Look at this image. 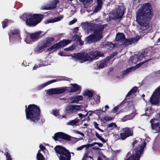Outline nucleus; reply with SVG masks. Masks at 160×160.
<instances>
[{
    "label": "nucleus",
    "mask_w": 160,
    "mask_h": 160,
    "mask_svg": "<svg viewBox=\"0 0 160 160\" xmlns=\"http://www.w3.org/2000/svg\"><path fill=\"white\" fill-rule=\"evenodd\" d=\"M153 16L152 7L148 2L144 3L138 9L136 14V21L141 26L140 28L142 31L151 30L149 23Z\"/></svg>",
    "instance_id": "1"
},
{
    "label": "nucleus",
    "mask_w": 160,
    "mask_h": 160,
    "mask_svg": "<svg viewBox=\"0 0 160 160\" xmlns=\"http://www.w3.org/2000/svg\"><path fill=\"white\" fill-rule=\"evenodd\" d=\"M104 57V54L101 51H92L89 53L85 52L76 53L72 56L75 60H79L81 63L97 59L99 57Z\"/></svg>",
    "instance_id": "2"
},
{
    "label": "nucleus",
    "mask_w": 160,
    "mask_h": 160,
    "mask_svg": "<svg viewBox=\"0 0 160 160\" xmlns=\"http://www.w3.org/2000/svg\"><path fill=\"white\" fill-rule=\"evenodd\" d=\"M25 107V112L26 119L31 121L37 122L40 119V109L39 107L37 105L32 104Z\"/></svg>",
    "instance_id": "3"
},
{
    "label": "nucleus",
    "mask_w": 160,
    "mask_h": 160,
    "mask_svg": "<svg viewBox=\"0 0 160 160\" xmlns=\"http://www.w3.org/2000/svg\"><path fill=\"white\" fill-rule=\"evenodd\" d=\"M44 14H24L21 18L26 22V25L29 27L36 26L42 21L44 18Z\"/></svg>",
    "instance_id": "4"
},
{
    "label": "nucleus",
    "mask_w": 160,
    "mask_h": 160,
    "mask_svg": "<svg viewBox=\"0 0 160 160\" xmlns=\"http://www.w3.org/2000/svg\"><path fill=\"white\" fill-rule=\"evenodd\" d=\"M54 150L58 154L59 160H70L71 152L64 147L60 145H57Z\"/></svg>",
    "instance_id": "5"
},
{
    "label": "nucleus",
    "mask_w": 160,
    "mask_h": 160,
    "mask_svg": "<svg viewBox=\"0 0 160 160\" xmlns=\"http://www.w3.org/2000/svg\"><path fill=\"white\" fill-rule=\"evenodd\" d=\"M53 37H47L43 40L40 41L38 44L37 47L35 49V51L38 53L42 52L43 49L50 47L52 42L54 41Z\"/></svg>",
    "instance_id": "6"
},
{
    "label": "nucleus",
    "mask_w": 160,
    "mask_h": 160,
    "mask_svg": "<svg viewBox=\"0 0 160 160\" xmlns=\"http://www.w3.org/2000/svg\"><path fill=\"white\" fill-rule=\"evenodd\" d=\"M52 138L55 140H58V138H60L65 140L71 141L72 143L74 144L78 141L82 140V138H76L71 137L70 136L63 132H59L55 133L54 136H52Z\"/></svg>",
    "instance_id": "7"
},
{
    "label": "nucleus",
    "mask_w": 160,
    "mask_h": 160,
    "mask_svg": "<svg viewBox=\"0 0 160 160\" xmlns=\"http://www.w3.org/2000/svg\"><path fill=\"white\" fill-rule=\"evenodd\" d=\"M42 32L39 31L38 32L30 33L29 37H27L25 39V41L28 44H32L34 42L38 41L42 37Z\"/></svg>",
    "instance_id": "8"
},
{
    "label": "nucleus",
    "mask_w": 160,
    "mask_h": 160,
    "mask_svg": "<svg viewBox=\"0 0 160 160\" xmlns=\"http://www.w3.org/2000/svg\"><path fill=\"white\" fill-rule=\"evenodd\" d=\"M72 40L69 39H63L58 43H57L53 45L51 47L48 48L47 50L48 51H51L53 50L55 51L58 50L60 48H62L65 47L69 43H70Z\"/></svg>",
    "instance_id": "9"
},
{
    "label": "nucleus",
    "mask_w": 160,
    "mask_h": 160,
    "mask_svg": "<svg viewBox=\"0 0 160 160\" xmlns=\"http://www.w3.org/2000/svg\"><path fill=\"white\" fill-rule=\"evenodd\" d=\"M152 105H157L160 102V85L155 90L150 98Z\"/></svg>",
    "instance_id": "10"
},
{
    "label": "nucleus",
    "mask_w": 160,
    "mask_h": 160,
    "mask_svg": "<svg viewBox=\"0 0 160 160\" xmlns=\"http://www.w3.org/2000/svg\"><path fill=\"white\" fill-rule=\"evenodd\" d=\"M125 10V8L123 5H119L118 8L112 13L114 16L112 19H116L122 18Z\"/></svg>",
    "instance_id": "11"
},
{
    "label": "nucleus",
    "mask_w": 160,
    "mask_h": 160,
    "mask_svg": "<svg viewBox=\"0 0 160 160\" xmlns=\"http://www.w3.org/2000/svg\"><path fill=\"white\" fill-rule=\"evenodd\" d=\"M84 108V107L82 105H71L68 106L66 110L67 113L72 114L78 111H82Z\"/></svg>",
    "instance_id": "12"
},
{
    "label": "nucleus",
    "mask_w": 160,
    "mask_h": 160,
    "mask_svg": "<svg viewBox=\"0 0 160 160\" xmlns=\"http://www.w3.org/2000/svg\"><path fill=\"white\" fill-rule=\"evenodd\" d=\"M67 91V87L51 88L48 90L47 93L49 95L60 94Z\"/></svg>",
    "instance_id": "13"
},
{
    "label": "nucleus",
    "mask_w": 160,
    "mask_h": 160,
    "mask_svg": "<svg viewBox=\"0 0 160 160\" xmlns=\"http://www.w3.org/2000/svg\"><path fill=\"white\" fill-rule=\"evenodd\" d=\"M102 29L99 28L95 29L92 35L96 42H97L103 38Z\"/></svg>",
    "instance_id": "14"
},
{
    "label": "nucleus",
    "mask_w": 160,
    "mask_h": 160,
    "mask_svg": "<svg viewBox=\"0 0 160 160\" xmlns=\"http://www.w3.org/2000/svg\"><path fill=\"white\" fill-rule=\"evenodd\" d=\"M71 87H67V92L68 93L75 92L81 90V86L77 84H71Z\"/></svg>",
    "instance_id": "15"
},
{
    "label": "nucleus",
    "mask_w": 160,
    "mask_h": 160,
    "mask_svg": "<svg viewBox=\"0 0 160 160\" xmlns=\"http://www.w3.org/2000/svg\"><path fill=\"white\" fill-rule=\"evenodd\" d=\"M141 57H139L138 54H135L134 55L131 56L128 60V63L131 64H136L139 61L141 60Z\"/></svg>",
    "instance_id": "16"
},
{
    "label": "nucleus",
    "mask_w": 160,
    "mask_h": 160,
    "mask_svg": "<svg viewBox=\"0 0 160 160\" xmlns=\"http://www.w3.org/2000/svg\"><path fill=\"white\" fill-rule=\"evenodd\" d=\"M83 97L81 95H78L76 96H72L69 98L70 103H78L80 101L82 100Z\"/></svg>",
    "instance_id": "17"
},
{
    "label": "nucleus",
    "mask_w": 160,
    "mask_h": 160,
    "mask_svg": "<svg viewBox=\"0 0 160 160\" xmlns=\"http://www.w3.org/2000/svg\"><path fill=\"white\" fill-rule=\"evenodd\" d=\"M60 79H52L50 81H49L47 82H45V83H43V84H42V85H41L39 86L38 87V90H40L42 89L43 88H44L45 86H47V85H49L52 83L54 82H56L58 81L59 80H60Z\"/></svg>",
    "instance_id": "18"
},
{
    "label": "nucleus",
    "mask_w": 160,
    "mask_h": 160,
    "mask_svg": "<svg viewBox=\"0 0 160 160\" xmlns=\"http://www.w3.org/2000/svg\"><path fill=\"white\" fill-rule=\"evenodd\" d=\"M59 2L58 0H53L48 4L51 10H53L57 6V3Z\"/></svg>",
    "instance_id": "19"
},
{
    "label": "nucleus",
    "mask_w": 160,
    "mask_h": 160,
    "mask_svg": "<svg viewBox=\"0 0 160 160\" xmlns=\"http://www.w3.org/2000/svg\"><path fill=\"white\" fill-rule=\"evenodd\" d=\"M108 64L107 61L103 59L98 62L97 63V66L98 68H102L106 67Z\"/></svg>",
    "instance_id": "20"
},
{
    "label": "nucleus",
    "mask_w": 160,
    "mask_h": 160,
    "mask_svg": "<svg viewBox=\"0 0 160 160\" xmlns=\"http://www.w3.org/2000/svg\"><path fill=\"white\" fill-rule=\"evenodd\" d=\"M85 41L87 43H92L96 42L92 34L90 35L85 38Z\"/></svg>",
    "instance_id": "21"
},
{
    "label": "nucleus",
    "mask_w": 160,
    "mask_h": 160,
    "mask_svg": "<svg viewBox=\"0 0 160 160\" xmlns=\"http://www.w3.org/2000/svg\"><path fill=\"white\" fill-rule=\"evenodd\" d=\"M122 130L123 132L125 133L128 137L132 136L133 135V132L129 128H123L122 129Z\"/></svg>",
    "instance_id": "22"
},
{
    "label": "nucleus",
    "mask_w": 160,
    "mask_h": 160,
    "mask_svg": "<svg viewBox=\"0 0 160 160\" xmlns=\"http://www.w3.org/2000/svg\"><path fill=\"white\" fill-rule=\"evenodd\" d=\"M97 5L95 7L94 12H97L100 10L102 8L103 2L102 0H97Z\"/></svg>",
    "instance_id": "23"
},
{
    "label": "nucleus",
    "mask_w": 160,
    "mask_h": 160,
    "mask_svg": "<svg viewBox=\"0 0 160 160\" xmlns=\"http://www.w3.org/2000/svg\"><path fill=\"white\" fill-rule=\"evenodd\" d=\"M150 52V50L149 49H143L141 52H139L138 54L140 57H141V59H142L143 57H144L148 55V54Z\"/></svg>",
    "instance_id": "24"
},
{
    "label": "nucleus",
    "mask_w": 160,
    "mask_h": 160,
    "mask_svg": "<svg viewBox=\"0 0 160 160\" xmlns=\"http://www.w3.org/2000/svg\"><path fill=\"white\" fill-rule=\"evenodd\" d=\"M125 39V37L123 33H118L116 35L115 39L116 41H122Z\"/></svg>",
    "instance_id": "25"
},
{
    "label": "nucleus",
    "mask_w": 160,
    "mask_h": 160,
    "mask_svg": "<svg viewBox=\"0 0 160 160\" xmlns=\"http://www.w3.org/2000/svg\"><path fill=\"white\" fill-rule=\"evenodd\" d=\"M20 31L18 29H13L11 30L10 31V33L12 35H16L17 38H20Z\"/></svg>",
    "instance_id": "26"
},
{
    "label": "nucleus",
    "mask_w": 160,
    "mask_h": 160,
    "mask_svg": "<svg viewBox=\"0 0 160 160\" xmlns=\"http://www.w3.org/2000/svg\"><path fill=\"white\" fill-rule=\"evenodd\" d=\"M83 95L84 96H88L89 98H91L93 96V92L90 90L86 89L84 91Z\"/></svg>",
    "instance_id": "27"
},
{
    "label": "nucleus",
    "mask_w": 160,
    "mask_h": 160,
    "mask_svg": "<svg viewBox=\"0 0 160 160\" xmlns=\"http://www.w3.org/2000/svg\"><path fill=\"white\" fill-rule=\"evenodd\" d=\"M12 22V21L11 20H8V19H4V21L2 22L3 28L4 29L6 28L8 26L10 23Z\"/></svg>",
    "instance_id": "28"
},
{
    "label": "nucleus",
    "mask_w": 160,
    "mask_h": 160,
    "mask_svg": "<svg viewBox=\"0 0 160 160\" xmlns=\"http://www.w3.org/2000/svg\"><path fill=\"white\" fill-rule=\"evenodd\" d=\"M137 87L135 86L133 87L128 92V94H127L126 96V98L129 96L131 95L132 94L135 93L137 92Z\"/></svg>",
    "instance_id": "29"
},
{
    "label": "nucleus",
    "mask_w": 160,
    "mask_h": 160,
    "mask_svg": "<svg viewBox=\"0 0 160 160\" xmlns=\"http://www.w3.org/2000/svg\"><path fill=\"white\" fill-rule=\"evenodd\" d=\"M152 59V58H149L148 59V60H146L144 61H143L142 62L139 63H138L134 67H132L133 68V70H135L136 69L139 68L140 66H141L143 64H144V63L147 62L149 61V60H150Z\"/></svg>",
    "instance_id": "30"
},
{
    "label": "nucleus",
    "mask_w": 160,
    "mask_h": 160,
    "mask_svg": "<svg viewBox=\"0 0 160 160\" xmlns=\"http://www.w3.org/2000/svg\"><path fill=\"white\" fill-rule=\"evenodd\" d=\"M134 116L132 114L126 115L123 118L122 120L123 121H126L127 120L132 119L134 118Z\"/></svg>",
    "instance_id": "31"
},
{
    "label": "nucleus",
    "mask_w": 160,
    "mask_h": 160,
    "mask_svg": "<svg viewBox=\"0 0 160 160\" xmlns=\"http://www.w3.org/2000/svg\"><path fill=\"white\" fill-rule=\"evenodd\" d=\"M41 150H39L37 154L36 157L37 160H45V158L42 154L40 152Z\"/></svg>",
    "instance_id": "32"
},
{
    "label": "nucleus",
    "mask_w": 160,
    "mask_h": 160,
    "mask_svg": "<svg viewBox=\"0 0 160 160\" xmlns=\"http://www.w3.org/2000/svg\"><path fill=\"white\" fill-rule=\"evenodd\" d=\"M78 122L79 121L78 120L76 119H74L70 121L67 123V124L68 125H70L71 126L76 125Z\"/></svg>",
    "instance_id": "33"
},
{
    "label": "nucleus",
    "mask_w": 160,
    "mask_h": 160,
    "mask_svg": "<svg viewBox=\"0 0 160 160\" xmlns=\"http://www.w3.org/2000/svg\"><path fill=\"white\" fill-rule=\"evenodd\" d=\"M156 119V118L152 119H151L150 121V122L151 123V128L153 130H155V129H156V127H155V126H156L155 124H157V123H154Z\"/></svg>",
    "instance_id": "34"
},
{
    "label": "nucleus",
    "mask_w": 160,
    "mask_h": 160,
    "mask_svg": "<svg viewBox=\"0 0 160 160\" xmlns=\"http://www.w3.org/2000/svg\"><path fill=\"white\" fill-rule=\"evenodd\" d=\"M133 38H130L128 39H126L125 43L126 45H129L133 42Z\"/></svg>",
    "instance_id": "35"
},
{
    "label": "nucleus",
    "mask_w": 160,
    "mask_h": 160,
    "mask_svg": "<svg viewBox=\"0 0 160 160\" xmlns=\"http://www.w3.org/2000/svg\"><path fill=\"white\" fill-rule=\"evenodd\" d=\"M95 136H96L100 140H101L103 143H104L106 142V141L105 140L102 138L101 136H100L98 133L96 132H95Z\"/></svg>",
    "instance_id": "36"
},
{
    "label": "nucleus",
    "mask_w": 160,
    "mask_h": 160,
    "mask_svg": "<svg viewBox=\"0 0 160 160\" xmlns=\"http://www.w3.org/2000/svg\"><path fill=\"white\" fill-rule=\"evenodd\" d=\"M132 67H130L128 68L127 69L123 71V74H126L130 72L131 71H134Z\"/></svg>",
    "instance_id": "37"
},
{
    "label": "nucleus",
    "mask_w": 160,
    "mask_h": 160,
    "mask_svg": "<svg viewBox=\"0 0 160 160\" xmlns=\"http://www.w3.org/2000/svg\"><path fill=\"white\" fill-rule=\"evenodd\" d=\"M72 39L74 41L78 42L81 38L79 35H75L72 37Z\"/></svg>",
    "instance_id": "38"
},
{
    "label": "nucleus",
    "mask_w": 160,
    "mask_h": 160,
    "mask_svg": "<svg viewBox=\"0 0 160 160\" xmlns=\"http://www.w3.org/2000/svg\"><path fill=\"white\" fill-rule=\"evenodd\" d=\"M155 125V127H156V129H155V130L157 132H160V122H157Z\"/></svg>",
    "instance_id": "39"
},
{
    "label": "nucleus",
    "mask_w": 160,
    "mask_h": 160,
    "mask_svg": "<svg viewBox=\"0 0 160 160\" xmlns=\"http://www.w3.org/2000/svg\"><path fill=\"white\" fill-rule=\"evenodd\" d=\"M120 136L121 139L122 140H124L126 139L128 137L126 134H125L124 132L121 133H120Z\"/></svg>",
    "instance_id": "40"
},
{
    "label": "nucleus",
    "mask_w": 160,
    "mask_h": 160,
    "mask_svg": "<svg viewBox=\"0 0 160 160\" xmlns=\"http://www.w3.org/2000/svg\"><path fill=\"white\" fill-rule=\"evenodd\" d=\"M4 155L6 156V160H12L11 157V155L8 152H6L4 153Z\"/></svg>",
    "instance_id": "41"
},
{
    "label": "nucleus",
    "mask_w": 160,
    "mask_h": 160,
    "mask_svg": "<svg viewBox=\"0 0 160 160\" xmlns=\"http://www.w3.org/2000/svg\"><path fill=\"white\" fill-rule=\"evenodd\" d=\"M113 126H114L115 127H117V125L116 124H115L114 123H110L109 124L108 126V128H111L110 129H113Z\"/></svg>",
    "instance_id": "42"
},
{
    "label": "nucleus",
    "mask_w": 160,
    "mask_h": 160,
    "mask_svg": "<svg viewBox=\"0 0 160 160\" xmlns=\"http://www.w3.org/2000/svg\"><path fill=\"white\" fill-rule=\"evenodd\" d=\"M112 118L109 116H105L103 118V120H105L106 121H108L112 120Z\"/></svg>",
    "instance_id": "43"
},
{
    "label": "nucleus",
    "mask_w": 160,
    "mask_h": 160,
    "mask_svg": "<svg viewBox=\"0 0 160 160\" xmlns=\"http://www.w3.org/2000/svg\"><path fill=\"white\" fill-rule=\"evenodd\" d=\"M41 9H42V10H51L50 8H49V6L48 4L45 6L42 7L41 8Z\"/></svg>",
    "instance_id": "44"
},
{
    "label": "nucleus",
    "mask_w": 160,
    "mask_h": 160,
    "mask_svg": "<svg viewBox=\"0 0 160 160\" xmlns=\"http://www.w3.org/2000/svg\"><path fill=\"white\" fill-rule=\"evenodd\" d=\"M63 16H61L59 17H57L56 18H54V21L55 22L60 21L63 18Z\"/></svg>",
    "instance_id": "45"
},
{
    "label": "nucleus",
    "mask_w": 160,
    "mask_h": 160,
    "mask_svg": "<svg viewBox=\"0 0 160 160\" xmlns=\"http://www.w3.org/2000/svg\"><path fill=\"white\" fill-rule=\"evenodd\" d=\"M93 0H79V1L82 2L83 3H86L87 2H92Z\"/></svg>",
    "instance_id": "46"
},
{
    "label": "nucleus",
    "mask_w": 160,
    "mask_h": 160,
    "mask_svg": "<svg viewBox=\"0 0 160 160\" xmlns=\"http://www.w3.org/2000/svg\"><path fill=\"white\" fill-rule=\"evenodd\" d=\"M52 112L53 114L55 116H59V112L57 110H53Z\"/></svg>",
    "instance_id": "47"
},
{
    "label": "nucleus",
    "mask_w": 160,
    "mask_h": 160,
    "mask_svg": "<svg viewBox=\"0 0 160 160\" xmlns=\"http://www.w3.org/2000/svg\"><path fill=\"white\" fill-rule=\"evenodd\" d=\"M155 117L157 120L160 121V112L157 113Z\"/></svg>",
    "instance_id": "48"
},
{
    "label": "nucleus",
    "mask_w": 160,
    "mask_h": 160,
    "mask_svg": "<svg viewBox=\"0 0 160 160\" xmlns=\"http://www.w3.org/2000/svg\"><path fill=\"white\" fill-rule=\"evenodd\" d=\"M100 97L99 96H97V97L96 99H95V102L96 104L99 103L100 102Z\"/></svg>",
    "instance_id": "49"
},
{
    "label": "nucleus",
    "mask_w": 160,
    "mask_h": 160,
    "mask_svg": "<svg viewBox=\"0 0 160 160\" xmlns=\"http://www.w3.org/2000/svg\"><path fill=\"white\" fill-rule=\"evenodd\" d=\"M111 57V56L110 55L109 56L106 57V58H105V59H104L105 60L107 61L108 63L109 61L112 58Z\"/></svg>",
    "instance_id": "50"
},
{
    "label": "nucleus",
    "mask_w": 160,
    "mask_h": 160,
    "mask_svg": "<svg viewBox=\"0 0 160 160\" xmlns=\"http://www.w3.org/2000/svg\"><path fill=\"white\" fill-rule=\"evenodd\" d=\"M74 132L75 133H77L81 135L82 137H84V135L82 132H81L79 131L75 130L74 131Z\"/></svg>",
    "instance_id": "51"
},
{
    "label": "nucleus",
    "mask_w": 160,
    "mask_h": 160,
    "mask_svg": "<svg viewBox=\"0 0 160 160\" xmlns=\"http://www.w3.org/2000/svg\"><path fill=\"white\" fill-rule=\"evenodd\" d=\"M119 105H117L115 107L112 109V111L115 112H117L118 111Z\"/></svg>",
    "instance_id": "52"
},
{
    "label": "nucleus",
    "mask_w": 160,
    "mask_h": 160,
    "mask_svg": "<svg viewBox=\"0 0 160 160\" xmlns=\"http://www.w3.org/2000/svg\"><path fill=\"white\" fill-rule=\"evenodd\" d=\"M73 49V47L72 46L69 47L68 48H66L64 49V50L65 51H70L71 50H72Z\"/></svg>",
    "instance_id": "53"
},
{
    "label": "nucleus",
    "mask_w": 160,
    "mask_h": 160,
    "mask_svg": "<svg viewBox=\"0 0 160 160\" xmlns=\"http://www.w3.org/2000/svg\"><path fill=\"white\" fill-rule=\"evenodd\" d=\"M77 19H74L72 20L71 21L69 22V24L70 25H72L75 22H77Z\"/></svg>",
    "instance_id": "54"
},
{
    "label": "nucleus",
    "mask_w": 160,
    "mask_h": 160,
    "mask_svg": "<svg viewBox=\"0 0 160 160\" xmlns=\"http://www.w3.org/2000/svg\"><path fill=\"white\" fill-rule=\"evenodd\" d=\"M39 147L42 151H44V149H46V148L45 146H44L42 144H40L39 145Z\"/></svg>",
    "instance_id": "55"
},
{
    "label": "nucleus",
    "mask_w": 160,
    "mask_h": 160,
    "mask_svg": "<svg viewBox=\"0 0 160 160\" xmlns=\"http://www.w3.org/2000/svg\"><path fill=\"white\" fill-rule=\"evenodd\" d=\"M43 66L44 65H42V64H39L38 66L35 65L34 66L33 68V69L35 70L37 69L38 68Z\"/></svg>",
    "instance_id": "56"
},
{
    "label": "nucleus",
    "mask_w": 160,
    "mask_h": 160,
    "mask_svg": "<svg viewBox=\"0 0 160 160\" xmlns=\"http://www.w3.org/2000/svg\"><path fill=\"white\" fill-rule=\"evenodd\" d=\"M88 112H87L85 115H83L81 113H79L78 114V116L80 118H82V117L84 118L85 117H86L88 115Z\"/></svg>",
    "instance_id": "57"
},
{
    "label": "nucleus",
    "mask_w": 160,
    "mask_h": 160,
    "mask_svg": "<svg viewBox=\"0 0 160 160\" xmlns=\"http://www.w3.org/2000/svg\"><path fill=\"white\" fill-rule=\"evenodd\" d=\"M105 110L104 111H102V110H96V111H102V112H105L107 111V109H109V106L107 105H106L105 106Z\"/></svg>",
    "instance_id": "58"
},
{
    "label": "nucleus",
    "mask_w": 160,
    "mask_h": 160,
    "mask_svg": "<svg viewBox=\"0 0 160 160\" xmlns=\"http://www.w3.org/2000/svg\"><path fill=\"white\" fill-rule=\"evenodd\" d=\"M93 124L95 128L96 129H98V128H99V127H98V124L97 123V122H93Z\"/></svg>",
    "instance_id": "59"
},
{
    "label": "nucleus",
    "mask_w": 160,
    "mask_h": 160,
    "mask_svg": "<svg viewBox=\"0 0 160 160\" xmlns=\"http://www.w3.org/2000/svg\"><path fill=\"white\" fill-rule=\"evenodd\" d=\"M118 54L117 52H113L112 54H110L111 55V58H113L114 57L116 56Z\"/></svg>",
    "instance_id": "60"
},
{
    "label": "nucleus",
    "mask_w": 160,
    "mask_h": 160,
    "mask_svg": "<svg viewBox=\"0 0 160 160\" xmlns=\"http://www.w3.org/2000/svg\"><path fill=\"white\" fill-rule=\"evenodd\" d=\"M83 148H84V147H83V145L81 146H80L79 147L77 148H76V150L77 151H80V150H82Z\"/></svg>",
    "instance_id": "61"
},
{
    "label": "nucleus",
    "mask_w": 160,
    "mask_h": 160,
    "mask_svg": "<svg viewBox=\"0 0 160 160\" xmlns=\"http://www.w3.org/2000/svg\"><path fill=\"white\" fill-rule=\"evenodd\" d=\"M89 145H90V144L89 143H87L86 145H83V146L84 148H86V149H88L90 147Z\"/></svg>",
    "instance_id": "62"
},
{
    "label": "nucleus",
    "mask_w": 160,
    "mask_h": 160,
    "mask_svg": "<svg viewBox=\"0 0 160 160\" xmlns=\"http://www.w3.org/2000/svg\"><path fill=\"white\" fill-rule=\"evenodd\" d=\"M78 42L79 43V44L80 46H81L83 44V41H82L81 39Z\"/></svg>",
    "instance_id": "63"
},
{
    "label": "nucleus",
    "mask_w": 160,
    "mask_h": 160,
    "mask_svg": "<svg viewBox=\"0 0 160 160\" xmlns=\"http://www.w3.org/2000/svg\"><path fill=\"white\" fill-rule=\"evenodd\" d=\"M47 23H50L54 22V18L52 19H49L47 21Z\"/></svg>",
    "instance_id": "64"
}]
</instances>
